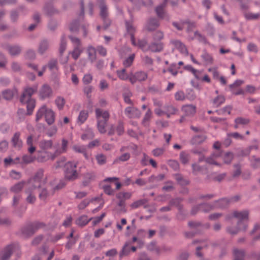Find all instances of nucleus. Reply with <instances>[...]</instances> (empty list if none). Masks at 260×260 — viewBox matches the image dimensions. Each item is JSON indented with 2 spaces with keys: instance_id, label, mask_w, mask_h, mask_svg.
<instances>
[{
  "instance_id": "obj_1",
  "label": "nucleus",
  "mask_w": 260,
  "mask_h": 260,
  "mask_svg": "<svg viewBox=\"0 0 260 260\" xmlns=\"http://www.w3.org/2000/svg\"><path fill=\"white\" fill-rule=\"evenodd\" d=\"M38 85H35L32 87L26 86L20 96V101L21 103L26 105L28 115H31L36 106V101L32 98V95L37 91Z\"/></svg>"
},
{
  "instance_id": "obj_2",
  "label": "nucleus",
  "mask_w": 260,
  "mask_h": 260,
  "mask_svg": "<svg viewBox=\"0 0 260 260\" xmlns=\"http://www.w3.org/2000/svg\"><path fill=\"white\" fill-rule=\"evenodd\" d=\"M95 117L97 120V128L99 132L104 134L106 132V127L110 117L108 111L96 108L95 110Z\"/></svg>"
},
{
  "instance_id": "obj_3",
  "label": "nucleus",
  "mask_w": 260,
  "mask_h": 260,
  "mask_svg": "<svg viewBox=\"0 0 260 260\" xmlns=\"http://www.w3.org/2000/svg\"><path fill=\"white\" fill-rule=\"evenodd\" d=\"M43 117H44L48 124L51 125L55 121V114L51 109L48 108L45 104H44L38 110L36 115V120L38 121Z\"/></svg>"
},
{
  "instance_id": "obj_4",
  "label": "nucleus",
  "mask_w": 260,
  "mask_h": 260,
  "mask_svg": "<svg viewBox=\"0 0 260 260\" xmlns=\"http://www.w3.org/2000/svg\"><path fill=\"white\" fill-rule=\"evenodd\" d=\"M66 185L63 181H60L55 186H52L51 184L47 185L46 187H39V197L41 200L45 201L46 199L51 196H52L55 191L61 189Z\"/></svg>"
},
{
  "instance_id": "obj_5",
  "label": "nucleus",
  "mask_w": 260,
  "mask_h": 260,
  "mask_svg": "<svg viewBox=\"0 0 260 260\" xmlns=\"http://www.w3.org/2000/svg\"><path fill=\"white\" fill-rule=\"evenodd\" d=\"M77 162L68 161L64 165V177L68 181H74L78 178V173L76 170Z\"/></svg>"
},
{
  "instance_id": "obj_6",
  "label": "nucleus",
  "mask_w": 260,
  "mask_h": 260,
  "mask_svg": "<svg viewBox=\"0 0 260 260\" xmlns=\"http://www.w3.org/2000/svg\"><path fill=\"white\" fill-rule=\"evenodd\" d=\"M233 217L238 220L237 225L240 229L243 230V231H246L247 228V223L245 221L248 220L249 211L247 210L243 211H235L233 213Z\"/></svg>"
},
{
  "instance_id": "obj_7",
  "label": "nucleus",
  "mask_w": 260,
  "mask_h": 260,
  "mask_svg": "<svg viewBox=\"0 0 260 260\" xmlns=\"http://www.w3.org/2000/svg\"><path fill=\"white\" fill-rule=\"evenodd\" d=\"M98 4L100 9V16L104 23V29H107L110 25V22L107 18L108 15V8L104 0H98Z\"/></svg>"
},
{
  "instance_id": "obj_8",
  "label": "nucleus",
  "mask_w": 260,
  "mask_h": 260,
  "mask_svg": "<svg viewBox=\"0 0 260 260\" xmlns=\"http://www.w3.org/2000/svg\"><path fill=\"white\" fill-rule=\"evenodd\" d=\"M2 47L12 56H18L22 50L21 46L18 44H5Z\"/></svg>"
},
{
  "instance_id": "obj_9",
  "label": "nucleus",
  "mask_w": 260,
  "mask_h": 260,
  "mask_svg": "<svg viewBox=\"0 0 260 260\" xmlns=\"http://www.w3.org/2000/svg\"><path fill=\"white\" fill-rule=\"evenodd\" d=\"M68 142L65 139L62 140L61 147L60 148L56 149L54 152H45V154L47 155V157L51 158V160H54L58 155L66 152L68 147Z\"/></svg>"
},
{
  "instance_id": "obj_10",
  "label": "nucleus",
  "mask_w": 260,
  "mask_h": 260,
  "mask_svg": "<svg viewBox=\"0 0 260 260\" xmlns=\"http://www.w3.org/2000/svg\"><path fill=\"white\" fill-rule=\"evenodd\" d=\"M53 94V91L51 87L45 84L42 85L39 91V98L42 100H44L51 98Z\"/></svg>"
},
{
  "instance_id": "obj_11",
  "label": "nucleus",
  "mask_w": 260,
  "mask_h": 260,
  "mask_svg": "<svg viewBox=\"0 0 260 260\" xmlns=\"http://www.w3.org/2000/svg\"><path fill=\"white\" fill-rule=\"evenodd\" d=\"M43 226L44 224L43 223H34L27 227L24 228L22 230V233L24 236L26 237L30 236L34 234L38 229L43 227Z\"/></svg>"
},
{
  "instance_id": "obj_12",
  "label": "nucleus",
  "mask_w": 260,
  "mask_h": 260,
  "mask_svg": "<svg viewBox=\"0 0 260 260\" xmlns=\"http://www.w3.org/2000/svg\"><path fill=\"white\" fill-rule=\"evenodd\" d=\"M168 0H164L162 4L158 6L155 8V12L157 16L160 19L166 20V21H169L170 16L168 14L164 11V8L166 6Z\"/></svg>"
},
{
  "instance_id": "obj_13",
  "label": "nucleus",
  "mask_w": 260,
  "mask_h": 260,
  "mask_svg": "<svg viewBox=\"0 0 260 260\" xmlns=\"http://www.w3.org/2000/svg\"><path fill=\"white\" fill-rule=\"evenodd\" d=\"M147 74L143 71H139L134 74H132L129 77V81L132 84H135L137 81H143L147 78Z\"/></svg>"
},
{
  "instance_id": "obj_14",
  "label": "nucleus",
  "mask_w": 260,
  "mask_h": 260,
  "mask_svg": "<svg viewBox=\"0 0 260 260\" xmlns=\"http://www.w3.org/2000/svg\"><path fill=\"white\" fill-rule=\"evenodd\" d=\"M124 113L126 116L129 118H139L141 116V112L139 109L134 107H128L125 108Z\"/></svg>"
},
{
  "instance_id": "obj_15",
  "label": "nucleus",
  "mask_w": 260,
  "mask_h": 260,
  "mask_svg": "<svg viewBox=\"0 0 260 260\" xmlns=\"http://www.w3.org/2000/svg\"><path fill=\"white\" fill-rule=\"evenodd\" d=\"M171 43L182 54L185 55H188V52L185 45L180 40H172Z\"/></svg>"
},
{
  "instance_id": "obj_16",
  "label": "nucleus",
  "mask_w": 260,
  "mask_h": 260,
  "mask_svg": "<svg viewBox=\"0 0 260 260\" xmlns=\"http://www.w3.org/2000/svg\"><path fill=\"white\" fill-rule=\"evenodd\" d=\"M14 248L13 245H9L6 247L1 252L0 258L1 260H8L11 256Z\"/></svg>"
},
{
  "instance_id": "obj_17",
  "label": "nucleus",
  "mask_w": 260,
  "mask_h": 260,
  "mask_svg": "<svg viewBox=\"0 0 260 260\" xmlns=\"http://www.w3.org/2000/svg\"><path fill=\"white\" fill-rule=\"evenodd\" d=\"M235 128L244 127L250 122L249 119L243 117H238L234 120Z\"/></svg>"
},
{
  "instance_id": "obj_18",
  "label": "nucleus",
  "mask_w": 260,
  "mask_h": 260,
  "mask_svg": "<svg viewBox=\"0 0 260 260\" xmlns=\"http://www.w3.org/2000/svg\"><path fill=\"white\" fill-rule=\"evenodd\" d=\"M21 134L20 132H16L14 134L12 139V143L13 146L18 149L22 147L23 142L20 139Z\"/></svg>"
},
{
  "instance_id": "obj_19",
  "label": "nucleus",
  "mask_w": 260,
  "mask_h": 260,
  "mask_svg": "<svg viewBox=\"0 0 260 260\" xmlns=\"http://www.w3.org/2000/svg\"><path fill=\"white\" fill-rule=\"evenodd\" d=\"M159 25V23L157 19L152 18L148 20L147 24L145 25V28L151 31L156 29Z\"/></svg>"
},
{
  "instance_id": "obj_20",
  "label": "nucleus",
  "mask_w": 260,
  "mask_h": 260,
  "mask_svg": "<svg viewBox=\"0 0 260 260\" xmlns=\"http://www.w3.org/2000/svg\"><path fill=\"white\" fill-rule=\"evenodd\" d=\"M164 44L160 42H153L151 43L148 47V50L152 52H159L163 50Z\"/></svg>"
},
{
  "instance_id": "obj_21",
  "label": "nucleus",
  "mask_w": 260,
  "mask_h": 260,
  "mask_svg": "<svg viewBox=\"0 0 260 260\" xmlns=\"http://www.w3.org/2000/svg\"><path fill=\"white\" fill-rule=\"evenodd\" d=\"M181 110L186 116H192L196 112V107L193 105H184Z\"/></svg>"
},
{
  "instance_id": "obj_22",
  "label": "nucleus",
  "mask_w": 260,
  "mask_h": 260,
  "mask_svg": "<svg viewBox=\"0 0 260 260\" xmlns=\"http://www.w3.org/2000/svg\"><path fill=\"white\" fill-rule=\"evenodd\" d=\"M28 12V10L23 6L19 7L17 10H13L11 13V19L13 21L17 20L18 14L22 13L25 15Z\"/></svg>"
},
{
  "instance_id": "obj_23",
  "label": "nucleus",
  "mask_w": 260,
  "mask_h": 260,
  "mask_svg": "<svg viewBox=\"0 0 260 260\" xmlns=\"http://www.w3.org/2000/svg\"><path fill=\"white\" fill-rule=\"evenodd\" d=\"M148 200L146 199H140L134 202L130 205V207L132 209H136L141 206H143L144 208L148 207L147 204Z\"/></svg>"
},
{
  "instance_id": "obj_24",
  "label": "nucleus",
  "mask_w": 260,
  "mask_h": 260,
  "mask_svg": "<svg viewBox=\"0 0 260 260\" xmlns=\"http://www.w3.org/2000/svg\"><path fill=\"white\" fill-rule=\"evenodd\" d=\"M49 48V43L47 40H42L38 45V52L41 55H43Z\"/></svg>"
},
{
  "instance_id": "obj_25",
  "label": "nucleus",
  "mask_w": 260,
  "mask_h": 260,
  "mask_svg": "<svg viewBox=\"0 0 260 260\" xmlns=\"http://www.w3.org/2000/svg\"><path fill=\"white\" fill-rule=\"evenodd\" d=\"M96 48L92 45H89L87 48L88 59L91 62H93L96 59Z\"/></svg>"
},
{
  "instance_id": "obj_26",
  "label": "nucleus",
  "mask_w": 260,
  "mask_h": 260,
  "mask_svg": "<svg viewBox=\"0 0 260 260\" xmlns=\"http://www.w3.org/2000/svg\"><path fill=\"white\" fill-rule=\"evenodd\" d=\"M40 187V184H38L35 182L28 180L27 186L25 189V193H34V191L37 188Z\"/></svg>"
},
{
  "instance_id": "obj_27",
  "label": "nucleus",
  "mask_w": 260,
  "mask_h": 260,
  "mask_svg": "<svg viewBox=\"0 0 260 260\" xmlns=\"http://www.w3.org/2000/svg\"><path fill=\"white\" fill-rule=\"evenodd\" d=\"M34 140L33 136L30 135L26 138V144L27 146V150L30 154H32L36 150V147L34 145Z\"/></svg>"
},
{
  "instance_id": "obj_28",
  "label": "nucleus",
  "mask_w": 260,
  "mask_h": 260,
  "mask_svg": "<svg viewBox=\"0 0 260 260\" xmlns=\"http://www.w3.org/2000/svg\"><path fill=\"white\" fill-rule=\"evenodd\" d=\"M52 146L53 142L51 140H42L39 142V147L44 151L51 149L52 147Z\"/></svg>"
},
{
  "instance_id": "obj_29",
  "label": "nucleus",
  "mask_w": 260,
  "mask_h": 260,
  "mask_svg": "<svg viewBox=\"0 0 260 260\" xmlns=\"http://www.w3.org/2000/svg\"><path fill=\"white\" fill-rule=\"evenodd\" d=\"M230 203V201L229 199L223 198L218 201H216L214 203L215 208H224L226 207Z\"/></svg>"
},
{
  "instance_id": "obj_30",
  "label": "nucleus",
  "mask_w": 260,
  "mask_h": 260,
  "mask_svg": "<svg viewBox=\"0 0 260 260\" xmlns=\"http://www.w3.org/2000/svg\"><path fill=\"white\" fill-rule=\"evenodd\" d=\"M44 175V170L39 169L35 174V176L29 179V180L35 182L38 184H40V182L43 178Z\"/></svg>"
},
{
  "instance_id": "obj_31",
  "label": "nucleus",
  "mask_w": 260,
  "mask_h": 260,
  "mask_svg": "<svg viewBox=\"0 0 260 260\" xmlns=\"http://www.w3.org/2000/svg\"><path fill=\"white\" fill-rule=\"evenodd\" d=\"M131 242L130 241L126 242L123 245L121 251L119 253V256L120 258L124 256H126L128 255L131 252Z\"/></svg>"
},
{
  "instance_id": "obj_32",
  "label": "nucleus",
  "mask_w": 260,
  "mask_h": 260,
  "mask_svg": "<svg viewBox=\"0 0 260 260\" xmlns=\"http://www.w3.org/2000/svg\"><path fill=\"white\" fill-rule=\"evenodd\" d=\"M88 117V112L87 111L83 110L80 111L77 119V123L79 125L82 124L87 119Z\"/></svg>"
},
{
  "instance_id": "obj_33",
  "label": "nucleus",
  "mask_w": 260,
  "mask_h": 260,
  "mask_svg": "<svg viewBox=\"0 0 260 260\" xmlns=\"http://www.w3.org/2000/svg\"><path fill=\"white\" fill-rule=\"evenodd\" d=\"M165 111V114L168 118L170 117L172 115H174L178 111L177 108L171 105H165L164 107Z\"/></svg>"
},
{
  "instance_id": "obj_34",
  "label": "nucleus",
  "mask_w": 260,
  "mask_h": 260,
  "mask_svg": "<svg viewBox=\"0 0 260 260\" xmlns=\"http://www.w3.org/2000/svg\"><path fill=\"white\" fill-rule=\"evenodd\" d=\"M25 181H20L14 184L10 188V191L13 193H17L21 191L23 188Z\"/></svg>"
},
{
  "instance_id": "obj_35",
  "label": "nucleus",
  "mask_w": 260,
  "mask_h": 260,
  "mask_svg": "<svg viewBox=\"0 0 260 260\" xmlns=\"http://www.w3.org/2000/svg\"><path fill=\"white\" fill-rule=\"evenodd\" d=\"M92 218H88L86 215H83L80 216L76 221L77 225L83 226L85 225L89 222Z\"/></svg>"
},
{
  "instance_id": "obj_36",
  "label": "nucleus",
  "mask_w": 260,
  "mask_h": 260,
  "mask_svg": "<svg viewBox=\"0 0 260 260\" xmlns=\"http://www.w3.org/2000/svg\"><path fill=\"white\" fill-rule=\"evenodd\" d=\"M189 38L191 40H193L194 39H197L200 42L206 44L207 43V40L206 37L200 33L198 31H196L194 33V37L189 36Z\"/></svg>"
},
{
  "instance_id": "obj_37",
  "label": "nucleus",
  "mask_w": 260,
  "mask_h": 260,
  "mask_svg": "<svg viewBox=\"0 0 260 260\" xmlns=\"http://www.w3.org/2000/svg\"><path fill=\"white\" fill-rule=\"evenodd\" d=\"M201 57L207 65L212 64L213 63V58L212 55L206 51H204Z\"/></svg>"
},
{
  "instance_id": "obj_38",
  "label": "nucleus",
  "mask_w": 260,
  "mask_h": 260,
  "mask_svg": "<svg viewBox=\"0 0 260 260\" xmlns=\"http://www.w3.org/2000/svg\"><path fill=\"white\" fill-rule=\"evenodd\" d=\"M225 101V99L223 95H218L212 101V105L214 107L217 108L223 104Z\"/></svg>"
},
{
  "instance_id": "obj_39",
  "label": "nucleus",
  "mask_w": 260,
  "mask_h": 260,
  "mask_svg": "<svg viewBox=\"0 0 260 260\" xmlns=\"http://www.w3.org/2000/svg\"><path fill=\"white\" fill-rule=\"evenodd\" d=\"M100 198L99 197L92 198L91 200H89L88 199H86L82 201L79 205L78 208L80 210H83L85 208H86L90 202H92L95 201H97L100 200Z\"/></svg>"
},
{
  "instance_id": "obj_40",
  "label": "nucleus",
  "mask_w": 260,
  "mask_h": 260,
  "mask_svg": "<svg viewBox=\"0 0 260 260\" xmlns=\"http://www.w3.org/2000/svg\"><path fill=\"white\" fill-rule=\"evenodd\" d=\"M54 102L58 109L60 110L63 108L66 103V101L63 97L61 96H57Z\"/></svg>"
},
{
  "instance_id": "obj_41",
  "label": "nucleus",
  "mask_w": 260,
  "mask_h": 260,
  "mask_svg": "<svg viewBox=\"0 0 260 260\" xmlns=\"http://www.w3.org/2000/svg\"><path fill=\"white\" fill-rule=\"evenodd\" d=\"M44 11L45 13L48 15H52L57 12L56 10L50 4H46L45 5Z\"/></svg>"
},
{
  "instance_id": "obj_42",
  "label": "nucleus",
  "mask_w": 260,
  "mask_h": 260,
  "mask_svg": "<svg viewBox=\"0 0 260 260\" xmlns=\"http://www.w3.org/2000/svg\"><path fill=\"white\" fill-rule=\"evenodd\" d=\"M180 160L183 165H186L188 163L190 159V155L189 153L182 151L179 155Z\"/></svg>"
},
{
  "instance_id": "obj_43",
  "label": "nucleus",
  "mask_w": 260,
  "mask_h": 260,
  "mask_svg": "<svg viewBox=\"0 0 260 260\" xmlns=\"http://www.w3.org/2000/svg\"><path fill=\"white\" fill-rule=\"evenodd\" d=\"M192 169V173L197 175L198 173L202 172L203 170H207V168L205 166H201L197 163H194L191 165Z\"/></svg>"
},
{
  "instance_id": "obj_44",
  "label": "nucleus",
  "mask_w": 260,
  "mask_h": 260,
  "mask_svg": "<svg viewBox=\"0 0 260 260\" xmlns=\"http://www.w3.org/2000/svg\"><path fill=\"white\" fill-rule=\"evenodd\" d=\"M234 158V154L231 152H227L222 155V158L224 164H230Z\"/></svg>"
},
{
  "instance_id": "obj_45",
  "label": "nucleus",
  "mask_w": 260,
  "mask_h": 260,
  "mask_svg": "<svg viewBox=\"0 0 260 260\" xmlns=\"http://www.w3.org/2000/svg\"><path fill=\"white\" fill-rule=\"evenodd\" d=\"M135 54L133 53L131 54L128 57L125 58L123 61V65L125 68H128L132 64Z\"/></svg>"
},
{
  "instance_id": "obj_46",
  "label": "nucleus",
  "mask_w": 260,
  "mask_h": 260,
  "mask_svg": "<svg viewBox=\"0 0 260 260\" xmlns=\"http://www.w3.org/2000/svg\"><path fill=\"white\" fill-rule=\"evenodd\" d=\"M244 16L247 20H255L259 18L260 14L258 13H252L251 12H246L244 14Z\"/></svg>"
},
{
  "instance_id": "obj_47",
  "label": "nucleus",
  "mask_w": 260,
  "mask_h": 260,
  "mask_svg": "<svg viewBox=\"0 0 260 260\" xmlns=\"http://www.w3.org/2000/svg\"><path fill=\"white\" fill-rule=\"evenodd\" d=\"M200 206H201V211L205 213L208 212L215 208L214 204L208 203L201 204Z\"/></svg>"
},
{
  "instance_id": "obj_48",
  "label": "nucleus",
  "mask_w": 260,
  "mask_h": 260,
  "mask_svg": "<svg viewBox=\"0 0 260 260\" xmlns=\"http://www.w3.org/2000/svg\"><path fill=\"white\" fill-rule=\"evenodd\" d=\"M233 252L235 256L234 260H243L244 252L243 250H238L237 248H234Z\"/></svg>"
},
{
  "instance_id": "obj_49",
  "label": "nucleus",
  "mask_w": 260,
  "mask_h": 260,
  "mask_svg": "<svg viewBox=\"0 0 260 260\" xmlns=\"http://www.w3.org/2000/svg\"><path fill=\"white\" fill-rule=\"evenodd\" d=\"M133 4H134L136 7L139 8L142 6H151L152 5V2L151 0H149V3L146 4L142 0H129Z\"/></svg>"
},
{
  "instance_id": "obj_50",
  "label": "nucleus",
  "mask_w": 260,
  "mask_h": 260,
  "mask_svg": "<svg viewBox=\"0 0 260 260\" xmlns=\"http://www.w3.org/2000/svg\"><path fill=\"white\" fill-rule=\"evenodd\" d=\"M94 137V133L92 130L90 128L88 129L86 132L83 134L81 136V139L86 141L87 140L91 139Z\"/></svg>"
},
{
  "instance_id": "obj_51",
  "label": "nucleus",
  "mask_w": 260,
  "mask_h": 260,
  "mask_svg": "<svg viewBox=\"0 0 260 260\" xmlns=\"http://www.w3.org/2000/svg\"><path fill=\"white\" fill-rule=\"evenodd\" d=\"M24 57L26 59L34 60L36 58V53L33 49H28L25 52Z\"/></svg>"
},
{
  "instance_id": "obj_52",
  "label": "nucleus",
  "mask_w": 260,
  "mask_h": 260,
  "mask_svg": "<svg viewBox=\"0 0 260 260\" xmlns=\"http://www.w3.org/2000/svg\"><path fill=\"white\" fill-rule=\"evenodd\" d=\"M82 52V50L81 47H74V49L72 51L70 52V53L72 54L73 58L75 60H77L80 56L81 53Z\"/></svg>"
},
{
  "instance_id": "obj_53",
  "label": "nucleus",
  "mask_w": 260,
  "mask_h": 260,
  "mask_svg": "<svg viewBox=\"0 0 260 260\" xmlns=\"http://www.w3.org/2000/svg\"><path fill=\"white\" fill-rule=\"evenodd\" d=\"M152 116V112L150 109H148L147 112L145 113L144 117L142 120V124L145 126L149 125L148 121L150 120Z\"/></svg>"
},
{
  "instance_id": "obj_54",
  "label": "nucleus",
  "mask_w": 260,
  "mask_h": 260,
  "mask_svg": "<svg viewBox=\"0 0 260 260\" xmlns=\"http://www.w3.org/2000/svg\"><path fill=\"white\" fill-rule=\"evenodd\" d=\"M48 67L51 71L57 70V60L56 59L52 58L50 59L48 63Z\"/></svg>"
},
{
  "instance_id": "obj_55",
  "label": "nucleus",
  "mask_w": 260,
  "mask_h": 260,
  "mask_svg": "<svg viewBox=\"0 0 260 260\" xmlns=\"http://www.w3.org/2000/svg\"><path fill=\"white\" fill-rule=\"evenodd\" d=\"M84 178L86 180L83 181V184L84 186L86 185L89 181L93 179L95 177L94 173L92 172H87L84 175Z\"/></svg>"
},
{
  "instance_id": "obj_56",
  "label": "nucleus",
  "mask_w": 260,
  "mask_h": 260,
  "mask_svg": "<svg viewBox=\"0 0 260 260\" xmlns=\"http://www.w3.org/2000/svg\"><path fill=\"white\" fill-rule=\"evenodd\" d=\"M3 96L6 100H10L13 98L14 92L10 89H7L3 92Z\"/></svg>"
},
{
  "instance_id": "obj_57",
  "label": "nucleus",
  "mask_w": 260,
  "mask_h": 260,
  "mask_svg": "<svg viewBox=\"0 0 260 260\" xmlns=\"http://www.w3.org/2000/svg\"><path fill=\"white\" fill-rule=\"evenodd\" d=\"M74 151L78 153H83L86 151V146L84 145H74L73 147Z\"/></svg>"
},
{
  "instance_id": "obj_58",
  "label": "nucleus",
  "mask_w": 260,
  "mask_h": 260,
  "mask_svg": "<svg viewBox=\"0 0 260 260\" xmlns=\"http://www.w3.org/2000/svg\"><path fill=\"white\" fill-rule=\"evenodd\" d=\"M106 156L102 154H98L96 156L97 162L100 165H103L106 162Z\"/></svg>"
},
{
  "instance_id": "obj_59",
  "label": "nucleus",
  "mask_w": 260,
  "mask_h": 260,
  "mask_svg": "<svg viewBox=\"0 0 260 260\" xmlns=\"http://www.w3.org/2000/svg\"><path fill=\"white\" fill-rule=\"evenodd\" d=\"M69 38L73 44L74 47L77 46L78 47H81V42L79 38L72 36H70Z\"/></svg>"
},
{
  "instance_id": "obj_60",
  "label": "nucleus",
  "mask_w": 260,
  "mask_h": 260,
  "mask_svg": "<svg viewBox=\"0 0 260 260\" xmlns=\"http://www.w3.org/2000/svg\"><path fill=\"white\" fill-rule=\"evenodd\" d=\"M69 29L71 32H76L79 30V22L75 20L73 21L70 24Z\"/></svg>"
},
{
  "instance_id": "obj_61",
  "label": "nucleus",
  "mask_w": 260,
  "mask_h": 260,
  "mask_svg": "<svg viewBox=\"0 0 260 260\" xmlns=\"http://www.w3.org/2000/svg\"><path fill=\"white\" fill-rule=\"evenodd\" d=\"M147 45V41L146 40H140L138 42V46L140 47L144 52L148 51V48L146 47Z\"/></svg>"
},
{
  "instance_id": "obj_62",
  "label": "nucleus",
  "mask_w": 260,
  "mask_h": 260,
  "mask_svg": "<svg viewBox=\"0 0 260 260\" xmlns=\"http://www.w3.org/2000/svg\"><path fill=\"white\" fill-rule=\"evenodd\" d=\"M4 166L6 167H8L11 166L13 165L17 164V161H15V160H13L10 156L8 157H6L4 159Z\"/></svg>"
},
{
  "instance_id": "obj_63",
  "label": "nucleus",
  "mask_w": 260,
  "mask_h": 260,
  "mask_svg": "<svg viewBox=\"0 0 260 260\" xmlns=\"http://www.w3.org/2000/svg\"><path fill=\"white\" fill-rule=\"evenodd\" d=\"M35 158L30 155L25 154L22 156L21 163L29 164L34 161Z\"/></svg>"
},
{
  "instance_id": "obj_64",
  "label": "nucleus",
  "mask_w": 260,
  "mask_h": 260,
  "mask_svg": "<svg viewBox=\"0 0 260 260\" xmlns=\"http://www.w3.org/2000/svg\"><path fill=\"white\" fill-rule=\"evenodd\" d=\"M168 165L175 171H178L179 169V164L177 160H170L168 161Z\"/></svg>"
}]
</instances>
